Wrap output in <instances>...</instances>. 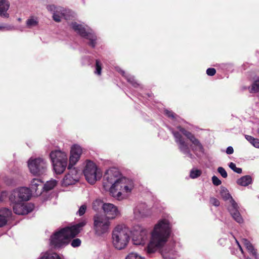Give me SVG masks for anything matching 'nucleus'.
Instances as JSON below:
<instances>
[{
    "label": "nucleus",
    "instance_id": "2eb2a0df",
    "mask_svg": "<svg viewBox=\"0 0 259 259\" xmlns=\"http://www.w3.org/2000/svg\"><path fill=\"white\" fill-rule=\"evenodd\" d=\"M13 206V211L18 215H25L31 212L34 205L29 203L21 202H10Z\"/></svg>",
    "mask_w": 259,
    "mask_h": 259
},
{
    "label": "nucleus",
    "instance_id": "aec40b11",
    "mask_svg": "<svg viewBox=\"0 0 259 259\" xmlns=\"http://www.w3.org/2000/svg\"><path fill=\"white\" fill-rule=\"evenodd\" d=\"M11 210L7 208L0 209V228L5 226L12 215Z\"/></svg>",
    "mask_w": 259,
    "mask_h": 259
},
{
    "label": "nucleus",
    "instance_id": "9d476101",
    "mask_svg": "<svg viewBox=\"0 0 259 259\" xmlns=\"http://www.w3.org/2000/svg\"><path fill=\"white\" fill-rule=\"evenodd\" d=\"M29 171L34 176H39L44 174L47 169V162L42 157H30L27 161Z\"/></svg>",
    "mask_w": 259,
    "mask_h": 259
},
{
    "label": "nucleus",
    "instance_id": "c9c22d12",
    "mask_svg": "<svg viewBox=\"0 0 259 259\" xmlns=\"http://www.w3.org/2000/svg\"><path fill=\"white\" fill-rule=\"evenodd\" d=\"M165 114L168 117L171 118L172 120H176L177 121H179L180 119V117L175 114L174 112L168 110H165L164 111Z\"/></svg>",
    "mask_w": 259,
    "mask_h": 259
},
{
    "label": "nucleus",
    "instance_id": "4468645a",
    "mask_svg": "<svg viewBox=\"0 0 259 259\" xmlns=\"http://www.w3.org/2000/svg\"><path fill=\"white\" fill-rule=\"evenodd\" d=\"M149 232L147 229L140 226H135L133 228V242L135 245H144L148 238Z\"/></svg>",
    "mask_w": 259,
    "mask_h": 259
},
{
    "label": "nucleus",
    "instance_id": "de8ad7c7",
    "mask_svg": "<svg viewBox=\"0 0 259 259\" xmlns=\"http://www.w3.org/2000/svg\"><path fill=\"white\" fill-rule=\"evenodd\" d=\"M8 196V193L7 192H2L1 194V196H0V201H3L5 200V198L7 197Z\"/></svg>",
    "mask_w": 259,
    "mask_h": 259
},
{
    "label": "nucleus",
    "instance_id": "20e7f679",
    "mask_svg": "<svg viewBox=\"0 0 259 259\" xmlns=\"http://www.w3.org/2000/svg\"><path fill=\"white\" fill-rule=\"evenodd\" d=\"M130 240V232L124 225H118L112 232V243L117 250H122L126 247Z\"/></svg>",
    "mask_w": 259,
    "mask_h": 259
},
{
    "label": "nucleus",
    "instance_id": "f03ea898",
    "mask_svg": "<svg viewBox=\"0 0 259 259\" xmlns=\"http://www.w3.org/2000/svg\"><path fill=\"white\" fill-rule=\"evenodd\" d=\"M171 229L172 225L168 218L158 220L150 232V240L144 248V251L151 254L163 247L171 235Z\"/></svg>",
    "mask_w": 259,
    "mask_h": 259
},
{
    "label": "nucleus",
    "instance_id": "5701e85b",
    "mask_svg": "<svg viewBox=\"0 0 259 259\" xmlns=\"http://www.w3.org/2000/svg\"><path fill=\"white\" fill-rule=\"evenodd\" d=\"M10 8V3L8 0H0V16L4 18H8L9 14L7 11Z\"/></svg>",
    "mask_w": 259,
    "mask_h": 259
},
{
    "label": "nucleus",
    "instance_id": "4c0bfd02",
    "mask_svg": "<svg viewBox=\"0 0 259 259\" xmlns=\"http://www.w3.org/2000/svg\"><path fill=\"white\" fill-rule=\"evenodd\" d=\"M229 167L233 170L234 172L237 173V174H241L242 173V169L239 167H237L236 166V164L233 162H230L229 164Z\"/></svg>",
    "mask_w": 259,
    "mask_h": 259
},
{
    "label": "nucleus",
    "instance_id": "412c9836",
    "mask_svg": "<svg viewBox=\"0 0 259 259\" xmlns=\"http://www.w3.org/2000/svg\"><path fill=\"white\" fill-rule=\"evenodd\" d=\"M43 182L39 179H33L31 180L30 187L31 192H36V195H40L43 189Z\"/></svg>",
    "mask_w": 259,
    "mask_h": 259
},
{
    "label": "nucleus",
    "instance_id": "a18cd8bd",
    "mask_svg": "<svg viewBox=\"0 0 259 259\" xmlns=\"http://www.w3.org/2000/svg\"><path fill=\"white\" fill-rule=\"evenodd\" d=\"M216 73V70L214 68H208L206 70V73L209 76H213Z\"/></svg>",
    "mask_w": 259,
    "mask_h": 259
},
{
    "label": "nucleus",
    "instance_id": "bb28decb",
    "mask_svg": "<svg viewBox=\"0 0 259 259\" xmlns=\"http://www.w3.org/2000/svg\"><path fill=\"white\" fill-rule=\"evenodd\" d=\"M80 158V157L78 156L77 154H75L70 151L68 169H71L79 161Z\"/></svg>",
    "mask_w": 259,
    "mask_h": 259
},
{
    "label": "nucleus",
    "instance_id": "8fccbe9b",
    "mask_svg": "<svg viewBox=\"0 0 259 259\" xmlns=\"http://www.w3.org/2000/svg\"><path fill=\"white\" fill-rule=\"evenodd\" d=\"M235 242H236V245L239 248V249L241 251V253L243 254V251L242 248L241 246L240 243H239V242L236 239H235Z\"/></svg>",
    "mask_w": 259,
    "mask_h": 259
},
{
    "label": "nucleus",
    "instance_id": "09e8293b",
    "mask_svg": "<svg viewBox=\"0 0 259 259\" xmlns=\"http://www.w3.org/2000/svg\"><path fill=\"white\" fill-rule=\"evenodd\" d=\"M226 152L227 154H232L234 152V149L232 147L229 146L227 148Z\"/></svg>",
    "mask_w": 259,
    "mask_h": 259
},
{
    "label": "nucleus",
    "instance_id": "ddd939ff",
    "mask_svg": "<svg viewBox=\"0 0 259 259\" xmlns=\"http://www.w3.org/2000/svg\"><path fill=\"white\" fill-rule=\"evenodd\" d=\"M31 195L30 189L27 187H20L12 191L9 195L10 202H26Z\"/></svg>",
    "mask_w": 259,
    "mask_h": 259
},
{
    "label": "nucleus",
    "instance_id": "864d4df0",
    "mask_svg": "<svg viewBox=\"0 0 259 259\" xmlns=\"http://www.w3.org/2000/svg\"><path fill=\"white\" fill-rule=\"evenodd\" d=\"M18 21H21V18H18Z\"/></svg>",
    "mask_w": 259,
    "mask_h": 259
},
{
    "label": "nucleus",
    "instance_id": "39448f33",
    "mask_svg": "<svg viewBox=\"0 0 259 259\" xmlns=\"http://www.w3.org/2000/svg\"><path fill=\"white\" fill-rule=\"evenodd\" d=\"M135 187L133 180L123 176L117 185L112 188L110 194L118 200L127 198L132 194Z\"/></svg>",
    "mask_w": 259,
    "mask_h": 259
},
{
    "label": "nucleus",
    "instance_id": "3c124183",
    "mask_svg": "<svg viewBox=\"0 0 259 259\" xmlns=\"http://www.w3.org/2000/svg\"><path fill=\"white\" fill-rule=\"evenodd\" d=\"M0 30L2 31V24H0Z\"/></svg>",
    "mask_w": 259,
    "mask_h": 259
},
{
    "label": "nucleus",
    "instance_id": "c85d7f7f",
    "mask_svg": "<svg viewBox=\"0 0 259 259\" xmlns=\"http://www.w3.org/2000/svg\"><path fill=\"white\" fill-rule=\"evenodd\" d=\"M242 242L245 245L246 249L248 251L251 253L254 256L256 257V251L252 246V245L250 243L249 241H248L246 239H243L242 240Z\"/></svg>",
    "mask_w": 259,
    "mask_h": 259
},
{
    "label": "nucleus",
    "instance_id": "7ed1b4c3",
    "mask_svg": "<svg viewBox=\"0 0 259 259\" xmlns=\"http://www.w3.org/2000/svg\"><path fill=\"white\" fill-rule=\"evenodd\" d=\"M87 222L83 221L71 227H67L56 231L50 237V244L55 248H60L68 244V240L77 235Z\"/></svg>",
    "mask_w": 259,
    "mask_h": 259
},
{
    "label": "nucleus",
    "instance_id": "7c9ffc66",
    "mask_svg": "<svg viewBox=\"0 0 259 259\" xmlns=\"http://www.w3.org/2000/svg\"><path fill=\"white\" fill-rule=\"evenodd\" d=\"M57 181L54 179H52L48 181L46 183L43 185V189L46 191L50 190L53 189L57 185Z\"/></svg>",
    "mask_w": 259,
    "mask_h": 259
},
{
    "label": "nucleus",
    "instance_id": "4be33fe9",
    "mask_svg": "<svg viewBox=\"0 0 259 259\" xmlns=\"http://www.w3.org/2000/svg\"><path fill=\"white\" fill-rule=\"evenodd\" d=\"M161 254L164 259H175L178 256L175 250L167 246L162 249Z\"/></svg>",
    "mask_w": 259,
    "mask_h": 259
},
{
    "label": "nucleus",
    "instance_id": "f8f14e48",
    "mask_svg": "<svg viewBox=\"0 0 259 259\" xmlns=\"http://www.w3.org/2000/svg\"><path fill=\"white\" fill-rule=\"evenodd\" d=\"M111 222L103 215L97 214L94 217V229L98 235H102L109 231Z\"/></svg>",
    "mask_w": 259,
    "mask_h": 259
},
{
    "label": "nucleus",
    "instance_id": "ea45409f",
    "mask_svg": "<svg viewBox=\"0 0 259 259\" xmlns=\"http://www.w3.org/2000/svg\"><path fill=\"white\" fill-rule=\"evenodd\" d=\"M15 30V27L12 25L7 24H2V31H12Z\"/></svg>",
    "mask_w": 259,
    "mask_h": 259
},
{
    "label": "nucleus",
    "instance_id": "c756f323",
    "mask_svg": "<svg viewBox=\"0 0 259 259\" xmlns=\"http://www.w3.org/2000/svg\"><path fill=\"white\" fill-rule=\"evenodd\" d=\"M246 140L254 147L259 149V139L249 135H245Z\"/></svg>",
    "mask_w": 259,
    "mask_h": 259
},
{
    "label": "nucleus",
    "instance_id": "9b49d317",
    "mask_svg": "<svg viewBox=\"0 0 259 259\" xmlns=\"http://www.w3.org/2000/svg\"><path fill=\"white\" fill-rule=\"evenodd\" d=\"M84 167L83 170V174L87 181L91 184H94L101 176L100 169L92 161L87 160L84 162Z\"/></svg>",
    "mask_w": 259,
    "mask_h": 259
},
{
    "label": "nucleus",
    "instance_id": "b1692460",
    "mask_svg": "<svg viewBox=\"0 0 259 259\" xmlns=\"http://www.w3.org/2000/svg\"><path fill=\"white\" fill-rule=\"evenodd\" d=\"M37 259H61V257L56 252L46 251L41 253Z\"/></svg>",
    "mask_w": 259,
    "mask_h": 259
},
{
    "label": "nucleus",
    "instance_id": "49530a36",
    "mask_svg": "<svg viewBox=\"0 0 259 259\" xmlns=\"http://www.w3.org/2000/svg\"><path fill=\"white\" fill-rule=\"evenodd\" d=\"M210 203L215 206H218L220 205V201L215 198H211L210 200Z\"/></svg>",
    "mask_w": 259,
    "mask_h": 259
},
{
    "label": "nucleus",
    "instance_id": "f257e3e1",
    "mask_svg": "<svg viewBox=\"0 0 259 259\" xmlns=\"http://www.w3.org/2000/svg\"><path fill=\"white\" fill-rule=\"evenodd\" d=\"M177 128L179 132L171 130V132L181 153L191 159L194 157L191 149L198 157L204 153V149L202 144L193 134L180 126Z\"/></svg>",
    "mask_w": 259,
    "mask_h": 259
},
{
    "label": "nucleus",
    "instance_id": "f704fd0d",
    "mask_svg": "<svg viewBox=\"0 0 259 259\" xmlns=\"http://www.w3.org/2000/svg\"><path fill=\"white\" fill-rule=\"evenodd\" d=\"M249 92L251 93H257L259 92V79L255 80L249 89Z\"/></svg>",
    "mask_w": 259,
    "mask_h": 259
},
{
    "label": "nucleus",
    "instance_id": "0eeeda50",
    "mask_svg": "<svg viewBox=\"0 0 259 259\" xmlns=\"http://www.w3.org/2000/svg\"><path fill=\"white\" fill-rule=\"evenodd\" d=\"M123 176L119 170L115 167L107 170L103 178V187L106 191L109 192L120 181Z\"/></svg>",
    "mask_w": 259,
    "mask_h": 259
},
{
    "label": "nucleus",
    "instance_id": "6ab92c4d",
    "mask_svg": "<svg viewBox=\"0 0 259 259\" xmlns=\"http://www.w3.org/2000/svg\"><path fill=\"white\" fill-rule=\"evenodd\" d=\"M47 10L53 13V19L56 22H60L64 17L65 19L68 18L66 16L67 11L61 7H56L54 5H49L47 7Z\"/></svg>",
    "mask_w": 259,
    "mask_h": 259
},
{
    "label": "nucleus",
    "instance_id": "e433bc0d",
    "mask_svg": "<svg viewBox=\"0 0 259 259\" xmlns=\"http://www.w3.org/2000/svg\"><path fill=\"white\" fill-rule=\"evenodd\" d=\"M102 64L101 61L99 60H96V70L95 71V73L100 75L101 74V70H102Z\"/></svg>",
    "mask_w": 259,
    "mask_h": 259
},
{
    "label": "nucleus",
    "instance_id": "a878e982",
    "mask_svg": "<svg viewBox=\"0 0 259 259\" xmlns=\"http://www.w3.org/2000/svg\"><path fill=\"white\" fill-rule=\"evenodd\" d=\"M236 183L238 185L246 187L252 183V179L249 175H246L238 179Z\"/></svg>",
    "mask_w": 259,
    "mask_h": 259
},
{
    "label": "nucleus",
    "instance_id": "603ef678",
    "mask_svg": "<svg viewBox=\"0 0 259 259\" xmlns=\"http://www.w3.org/2000/svg\"><path fill=\"white\" fill-rule=\"evenodd\" d=\"M257 133L258 135H259V127H258V128L257 130Z\"/></svg>",
    "mask_w": 259,
    "mask_h": 259
},
{
    "label": "nucleus",
    "instance_id": "a211bd4d",
    "mask_svg": "<svg viewBox=\"0 0 259 259\" xmlns=\"http://www.w3.org/2000/svg\"><path fill=\"white\" fill-rule=\"evenodd\" d=\"M104 217L110 220H113L120 215L118 207L112 203H106L103 205Z\"/></svg>",
    "mask_w": 259,
    "mask_h": 259
},
{
    "label": "nucleus",
    "instance_id": "6e6552de",
    "mask_svg": "<svg viewBox=\"0 0 259 259\" xmlns=\"http://www.w3.org/2000/svg\"><path fill=\"white\" fill-rule=\"evenodd\" d=\"M220 195L225 201L229 200L230 205L228 209L233 219L238 223H243V220L239 211L238 204L233 199L229 191L225 187H221Z\"/></svg>",
    "mask_w": 259,
    "mask_h": 259
},
{
    "label": "nucleus",
    "instance_id": "dca6fc26",
    "mask_svg": "<svg viewBox=\"0 0 259 259\" xmlns=\"http://www.w3.org/2000/svg\"><path fill=\"white\" fill-rule=\"evenodd\" d=\"M133 213L136 219H141L150 216L152 211L146 203H139L134 208Z\"/></svg>",
    "mask_w": 259,
    "mask_h": 259
},
{
    "label": "nucleus",
    "instance_id": "79ce46f5",
    "mask_svg": "<svg viewBox=\"0 0 259 259\" xmlns=\"http://www.w3.org/2000/svg\"><path fill=\"white\" fill-rule=\"evenodd\" d=\"M87 209V205L85 204L82 205L79 208L77 213L79 215L81 216L85 213Z\"/></svg>",
    "mask_w": 259,
    "mask_h": 259
},
{
    "label": "nucleus",
    "instance_id": "72a5a7b5",
    "mask_svg": "<svg viewBox=\"0 0 259 259\" xmlns=\"http://www.w3.org/2000/svg\"><path fill=\"white\" fill-rule=\"evenodd\" d=\"M201 174L202 171L201 170L194 168L190 171V177L193 179H196L200 176Z\"/></svg>",
    "mask_w": 259,
    "mask_h": 259
},
{
    "label": "nucleus",
    "instance_id": "58836bf2",
    "mask_svg": "<svg viewBox=\"0 0 259 259\" xmlns=\"http://www.w3.org/2000/svg\"><path fill=\"white\" fill-rule=\"evenodd\" d=\"M125 259H144V258L139 255L137 253L131 252L126 256Z\"/></svg>",
    "mask_w": 259,
    "mask_h": 259
},
{
    "label": "nucleus",
    "instance_id": "423d86ee",
    "mask_svg": "<svg viewBox=\"0 0 259 259\" xmlns=\"http://www.w3.org/2000/svg\"><path fill=\"white\" fill-rule=\"evenodd\" d=\"M53 169L57 174L64 171L68 163L67 153L60 150L52 151L49 155Z\"/></svg>",
    "mask_w": 259,
    "mask_h": 259
},
{
    "label": "nucleus",
    "instance_id": "c03bdc74",
    "mask_svg": "<svg viewBox=\"0 0 259 259\" xmlns=\"http://www.w3.org/2000/svg\"><path fill=\"white\" fill-rule=\"evenodd\" d=\"M212 181L213 184L215 186H219L221 184V180L215 176L212 177Z\"/></svg>",
    "mask_w": 259,
    "mask_h": 259
},
{
    "label": "nucleus",
    "instance_id": "1a4fd4ad",
    "mask_svg": "<svg viewBox=\"0 0 259 259\" xmlns=\"http://www.w3.org/2000/svg\"><path fill=\"white\" fill-rule=\"evenodd\" d=\"M70 26L77 33L89 40L90 46L93 48L96 46L97 38L92 29L88 26H83L76 22H72Z\"/></svg>",
    "mask_w": 259,
    "mask_h": 259
},
{
    "label": "nucleus",
    "instance_id": "cd10ccee",
    "mask_svg": "<svg viewBox=\"0 0 259 259\" xmlns=\"http://www.w3.org/2000/svg\"><path fill=\"white\" fill-rule=\"evenodd\" d=\"M117 71L120 73L123 76H124L127 80L135 87H136L139 84L135 80L133 76H132L130 74H125V72L119 68H117Z\"/></svg>",
    "mask_w": 259,
    "mask_h": 259
},
{
    "label": "nucleus",
    "instance_id": "a19ab883",
    "mask_svg": "<svg viewBox=\"0 0 259 259\" xmlns=\"http://www.w3.org/2000/svg\"><path fill=\"white\" fill-rule=\"evenodd\" d=\"M218 171L224 178L227 177V172L223 167H219L218 168Z\"/></svg>",
    "mask_w": 259,
    "mask_h": 259
},
{
    "label": "nucleus",
    "instance_id": "473e14b6",
    "mask_svg": "<svg viewBox=\"0 0 259 259\" xmlns=\"http://www.w3.org/2000/svg\"><path fill=\"white\" fill-rule=\"evenodd\" d=\"M70 151L73 153L75 154H77V155L79 157L81 156L82 153V149L79 145L74 144L70 148Z\"/></svg>",
    "mask_w": 259,
    "mask_h": 259
},
{
    "label": "nucleus",
    "instance_id": "2f4dec72",
    "mask_svg": "<svg viewBox=\"0 0 259 259\" xmlns=\"http://www.w3.org/2000/svg\"><path fill=\"white\" fill-rule=\"evenodd\" d=\"M105 203L102 200L97 199L93 202V208L96 211H98L100 208L103 210V205Z\"/></svg>",
    "mask_w": 259,
    "mask_h": 259
},
{
    "label": "nucleus",
    "instance_id": "393cba45",
    "mask_svg": "<svg viewBox=\"0 0 259 259\" xmlns=\"http://www.w3.org/2000/svg\"><path fill=\"white\" fill-rule=\"evenodd\" d=\"M39 19L37 17L31 16L26 21V27L27 28H32L38 25Z\"/></svg>",
    "mask_w": 259,
    "mask_h": 259
},
{
    "label": "nucleus",
    "instance_id": "f3484780",
    "mask_svg": "<svg viewBox=\"0 0 259 259\" xmlns=\"http://www.w3.org/2000/svg\"><path fill=\"white\" fill-rule=\"evenodd\" d=\"M69 169V171L64 176L61 182L63 187L74 185L79 179V174L75 168Z\"/></svg>",
    "mask_w": 259,
    "mask_h": 259
},
{
    "label": "nucleus",
    "instance_id": "37998d69",
    "mask_svg": "<svg viewBox=\"0 0 259 259\" xmlns=\"http://www.w3.org/2000/svg\"><path fill=\"white\" fill-rule=\"evenodd\" d=\"M81 240L79 239L76 238L73 239L71 242V246L73 247H78L80 245Z\"/></svg>",
    "mask_w": 259,
    "mask_h": 259
}]
</instances>
